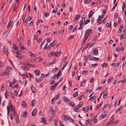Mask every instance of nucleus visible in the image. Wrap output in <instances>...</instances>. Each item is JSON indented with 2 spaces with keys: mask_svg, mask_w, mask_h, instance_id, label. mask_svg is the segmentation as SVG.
<instances>
[{
  "mask_svg": "<svg viewBox=\"0 0 126 126\" xmlns=\"http://www.w3.org/2000/svg\"><path fill=\"white\" fill-rule=\"evenodd\" d=\"M16 115H17V117L16 119V122L17 124H19V118L18 117L17 114H16Z\"/></svg>",
  "mask_w": 126,
  "mask_h": 126,
  "instance_id": "obj_36",
  "label": "nucleus"
},
{
  "mask_svg": "<svg viewBox=\"0 0 126 126\" xmlns=\"http://www.w3.org/2000/svg\"><path fill=\"white\" fill-rule=\"evenodd\" d=\"M79 108L77 107L75 108L74 109V110L75 111L77 112L79 110Z\"/></svg>",
  "mask_w": 126,
  "mask_h": 126,
  "instance_id": "obj_57",
  "label": "nucleus"
},
{
  "mask_svg": "<svg viewBox=\"0 0 126 126\" xmlns=\"http://www.w3.org/2000/svg\"><path fill=\"white\" fill-rule=\"evenodd\" d=\"M84 2L87 4H90L91 2L90 0H84Z\"/></svg>",
  "mask_w": 126,
  "mask_h": 126,
  "instance_id": "obj_23",
  "label": "nucleus"
},
{
  "mask_svg": "<svg viewBox=\"0 0 126 126\" xmlns=\"http://www.w3.org/2000/svg\"><path fill=\"white\" fill-rule=\"evenodd\" d=\"M16 4H14V5L13 8V11L14 12L16 10Z\"/></svg>",
  "mask_w": 126,
  "mask_h": 126,
  "instance_id": "obj_40",
  "label": "nucleus"
},
{
  "mask_svg": "<svg viewBox=\"0 0 126 126\" xmlns=\"http://www.w3.org/2000/svg\"><path fill=\"white\" fill-rule=\"evenodd\" d=\"M58 70V68L57 67H56L55 68L53 69L52 71V72H55L57 71Z\"/></svg>",
  "mask_w": 126,
  "mask_h": 126,
  "instance_id": "obj_32",
  "label": "nucleus"
},
{
  "mask_svg": "<svg viewBox=\"0 0 126 126\" xmlns=\"http://www.w3.org/2000/svg\"><path fill=\"white\" fill-rule=\"evenodd\" d=\"M98 60V61H98L99 60V59L98 58H97L95 57H92L91 59V60L93 61L94 60Z\"/></svg>",
  "mask_w": 126,
  "mask_h": 126,
  "instance_id": "obj_26",
  "label": "nucleus"
},
{
  "mask_svg": "<svg viewBox=\"0 0 126 126\" xmlns=\"http://www.w3.org/2000/svg\"><path fill=\"white\" fill-rule=\"evenodd\" d=\"M95 99V97L94 96V97H91L89 99V100H92H92H94Z\"/></svg>",
  "mask_w": 126,
  "mask_h": 126,
  "instance_id": "obj_56",
  "label": "nucleus"
},
{
  "mask_svg": "<svg viewBox=\"0 0 126 126\" xmlns=\"http://www.w3.org/2000/svg\"><path fill=\"white\" fill-rule=\"evenodd\" d=\"M16 56L19 59H20L22 58L21 55L19 53L16 54Z\"/></svg>",
  "mask_w": 126,
  "mask_h": 126,
  "instance_id": "obj_24",
  "label": "nucleus"
},
{
  "mask_svg": "<svg viewBox=\"0 0 126 126\" xmlns=\"http://www.w3.org/2000/svg\"><path fill=\"white\" fill-rule=\"evenodd\" d=\"M25 63L26 64H25V65H28V66H31V67H33V66H34V65L31 64H30V63Z\"/></svg>",
  "mask_w": 126,
  "mask_h": 126,
  "instance_id": "obj_38",
  "label": "nucleus"
},
{
  "mask_svg": "<svg viewBox=\"0 0 126 126\" xmlns=\"http://www.w3.org/2000/svg\"><path fill=\"white\" fill-rule=\"evenodd\" d=\"M77 28V26L75 27V28L73 29L72 32H74L76 31Z\"/></svg>",
  "mask_w": 126,
  "mask_h": 126,
  "instance_id": "obj_44",
  "label": "nucleus"
},
{
  "mask_svg": "<svg viewBox=\"0 0 126 126\" xmlns=\"http://www.w3.org/2000/svg\"><path fill=\"white\" fill-rule=\"evenodd\" d=\"M108 112L106 111L105 112L103 113L101 115V117L102 118H105L107 116L108 113Z\"/></svg>",
  "mask_w": 126,
  "mask_h": 126,
  "instance_id": "obj_7",
  "label": "nucleus"
},
{
  "mask_svg": "<svg viewBox=\"0 0 126 126\" xmlns=\"http://www.w3.org/2000/svg\"><path fill=\"white\" fill-rule=\"evenodd\" d=\"M41 120V121L40 122V123L43 122V124H45V123H46V119L45 118H42Z\"/></svg>",
  "mask_w": 126,
  "mask_h": 126,
  "instance_id": "obj_13",
  "label": "nucleus"
},
{
  "mask_svg": "<svg viewBox=\"0 0 126 126\" xmlns=\"http://www.w3.org/2000/svg\"><path fill=\"white\" fill-rule=\"evenodd\" d=\"M113 77H111L110 79H108L107 80V82L108 83L110 82L111 80H112L113 79Z\"/></svg>",
  "mask_w": 126,
  "mask_h": 126,
  "instance_id": "obj_41",
  "label": "nucleus"
},
{
  "mask_svg": "<svg viewBox=\"0 0 126 126\" xmlns=\"http://www.w3.org/2000/svg\"><path fill=\"white\" fill-rule=\"evenodd\" d=\"M80 16L79 14H78L77 15H76L75 16V18L74 19V20H75V21H77L80 17Z\"/></svg>",
  "mask_w": 126,
  "mask_h": 126,
  "instance_id": "obj_14",
  "label": "nucleus"
},
{
  "mask_svg": "<svg viewBox=\"0 0 126 126\" xmlns=\"http://www.w3.org/2000/svg\"><path fill=\"white\" fill-rule=\"evenodd\" d=\"M10 94L11 95V96L12 98H13L14 97L13 93L12 92H10Z\"/></svg>",
  "mask_w": 126,
  "mask_h": 126,
  "instance_id": "obj_62",
  "label": "nucleus"
},
{
  "mask_svg": "<svg viewBox=\"0 0 126 126\" xmlns=\"http://www.w3.org/2000/svg\"><path fill=\"white\" fill-rule=\"evenodd\" d=\"M93 53L94 55H96L98 54V50L97 49H96L93 51Z\"/></svg>",
  "mask_w": 126,
  "mask_h": 126,
  "instance_id": "obj_8",
  "label": "nucleus"
},
{
  "mask_svg": "<svg viewBox=\"0 0 126 126\" xmlns=\"http://www.w3.org/2000/svg\"><path fill=\"white\" fill-rule=\"evenodd\" d=\"M27 112H25L22 115V116L24 118H26L27 117Z\"/></svg>",
  "mask_w": 126,
  "mask_h": 126,
  "instance_id": "obj_16",
  "label": "nucleus"
},
{
  "mask_svg": "<svg viewBox=\"0 0 126 126\" xmlns=\"http://www.w3.org/2000/svg\"><path fill=\"white\" fill-rule=\"evenodd\" d=\"M78 94V92H77L73 94V96L74 97H75L77 96Z\"/></svg>",
  "mask_w": 126,
  "mask_h": 126,
  "instance_id": "obj_39",
  "label": "nucleus"
},
{
  "mask_svg": "<svg viewBox=\"0 0 126 126\" xmlns=\"http://www.w3.org/2000/svg\"><path fill=\"white\" fill-rule=\"evenodd\" d=\"M94 12H93L91 13H89L88 15V18H89L92 16L93 14L94 13Z\"/></svg>",
  "mask_w": 126,
  "mask_h": 126,
  "instance_id": "obj_49",
  "label": "nucleus"
},
{
  "mask_svg": "<svg viewBox=\"0 0 126 126\" xmlns=\"http://www.w3.org/2000/svg\"><path fill=\"white\" fill-rule=\"evenodd\" d=\"M13 48L14 50H17L18 48L16 47V46L15 44L13 45Z\"/></svg>",
  "mask_w": 126,
  "mask_h": 126,
  "instance_id": "obj_29",
  "label": "nucleus"
},
{
  "mask_svg": "<svg viewBox=\"0 0 126 126\" xmlns=\"http://www.w3.org/2000/svg\"><path fill=\"white\" fill-rule=\"evenodd\" d=\"M94 79V78L93 77H92V78L91 79L90 81V83H92V82H93V81H92V80H93Z\"/></svg>",
  "mask_w": 126,
  "mask_h": 126,
  "instance_id": "obj_59",
  "label": "nucleus"
},
{
  "mask_svg": "<svg viewBox=\"0 0 126 126\" xmlns=\"http://www.w3.org/2000/svg\"><path fill=\"white\" fill-rule=\"evenodd\" d=\"M94 18H92L91 20V22L92 24H93L94 23Z\"/></svg>",
  "mask_w": 126,
  "mask_h": 126,
  "instance_id": "obj_64",
  "label": "nucleus"
},
{
  "mask_svg": "<svg viewBox=\"0 0 126 126\" xmlns=\"http://www.w3.org/2000/svg\"><path fill=\"white\" fill-rule=\"evenodd\" d=\"M90 19H88L86 20L84 24L86 25V24L89 23L90 22Z\"/></svg>",
  "mask_w": 126,
  "mask_h": 126,
  "instance_id": "obj_47",
  "label": "nucleus"
},
{
  "mask_svg": "<svg viewBox=\"0 0 126 126\" xmlns=\"http://www.w3.org/2000/svg\"><path fill=\"white\" fill-rule=\"evenodd\" d=\"M49 15L48 13H46V14H45L44 15V16L45 17H48L49 16Z\"/></svg>",
  "mask_w": 126,
  "mask_h": 126,
  "instance_id": "obj_61",
  "label": "nucleus"
},
{
  "mask_svg": "<svg viewBox=\"0 0 126 126\" xmlns=\"http://www.w3.org/2000/svg\"><path fill=\"white\" fill-rule=\"evenodd\" d=\"M88 57L90 60H91L92 58V56L90 55H89L88 56Z\"/></svg>",
  "mask_w": 126,
  "mask_h": 126,
  "instance_id": "obj_55",
  "label": "nucleus"
},
{
  "mask_svg": "<svg viewBox=\"0 0 126 126\" xmlns=\"http://www.w3.org/2000/svg\"><path fill=\"white\" fill-rule=\"evenodd\" d=\"M108 104H106L104 106H103L102 109L103 110H104L106 108L107 106H108Z\"/></svg>",
  "mask_w": 126,
  "mask_h": 126,
  "instance_id": "obj_46",
  "label": "nucleus"
},
{
  "mask_svg": "<svg viewBox=\"0 0 126 126\" xmlns=\"http://www.w3.org/2000/svg\"><path fill=\"white\" fill-rule=\"evenodd\" d=\"M49 75V72L46 75H44L43 74H42L41 75V76L42 77H43L44 78H46Z\"/></svg>",
  "mask_w": 126,
  "mask_h": 126,
  "instance_id": "obj_18",
  "label": "nucleus"
},
{
  "mask_svg": "<svg viewBox=\"0 0 126 126\" xmlns=\"http://www.w3.org/2000/svg\"><path fill=\"white\" fill-rule=\"evenodd\" d=\"M126 35L124 34L123 35H121L120 36V40H122L123 39H125L126 38Z\"/></svg>",
  "mask_w": 126,
  "mask_h": 126,
  "instance_id": "obj_12",
  "label": "nucleus"
},
{
  "mask_svg": "<svg viewBox=\"0 0 126 126\" xmlns=\"http://www.w3.org/2000/svg\"><path fill=\"white\" fill-rule=\"evenodd\" d=\"M97 121L96 116L94 117L93 118L92 122L94 124L96 123Z\"/></svg>",
  "mask_w": 126,
  "mask_h": 126,
  "instance_id": "obj_9",
  "label": "nucleus"
},
{
  "mask_svg": "<svg viewBox=\"0 0 126 126\" xmlns=\"http://www.w3.org/2000/svg\"><path fill=\"white\" fill-rule=\"evenodd\" d=\"M69 117V116H67L66 115H64V120H67L68 119V118Z\"/></svg>",
  "mask_w": 126,
  "mask_h": 126,
  "instance_id": "obj_42",
  "label": "nucleus"
},
{
  "mask_svg": "<svg viewBox=\"0 0 126 126\" xmlns=\"http://www.w3.org/2000/svg\"><path fill=\"white\" fill-rule=\"evenodd\" d=\"M4 3H3V4H2L1 7V8L0 9V10L1 12L2 11H3V6H4Z\"/></svg>",
  "mask_w": 126,
  "mask_h": 126,
  "instance_id": "obj_53",
  "label": "nucleus"
},
{
  "mask_svg": "<svg viewBox=\"0 0 126 126\" xmlns=\"http://www.w3.org/2000/svg\"><path fill=\"white\" fill-rule=\"evenodd\" d=\"M6 70L9 72L12 70V68L10 67H6Z\"/></svg>",
  "mask_w": 126,
  "mask_h": 126,
  "instance_id": "obj_19",
  "label": "nucleus"
},
{
  "mask_svg": "<svg viewBox=\"0 0 126 126\" xmlns=\"http://www.w3.org/2000/svg\"><path fill=\"white\" fill-rule=\"evenodd\" d=\"M18 44L19 45V47L20 48H21L22 47V45L20 42H19V43Z\"/></svg>",
  "mask_w": 126,
  "mask_h": 126,
  "instance_id": "obj_63",
  "label": "nucleus"
},
{
  "mask_svg": "<svg viewBox=\"0 0 126 126\" xmlns=\"http://www.w3.org/2000/svg\"><path fill=\"white\" fill-rule=\"evenodd\" d=\"M12 82V85H14L16 83V81L15 79H14L13 81L11 82Z\"/></svg>",
  "mask_w": 126,
  "mask_h": 126,
  "instance_id": "obj_43",
  "label": "nucleus"
},
{
  "mask_svg": "<svg viewBox=\"0 0 126 126\" xmlns=\"http://www.w3.org/2000/svg\"><path fill=\"white\" fill-rule=\"evenodd\" d=\"M35 73L36 75L38 76L40 74V71L39 70L36 69L35 71Z\"/></svg>",
  "mask_w": 126,
  "mask_h": 126,
  "instance_id": "obj_11",
  "label": "nucleus"
},
{
  "mask_svg": "<svg viewBox=\"0 0 126 126\" xmlns=\"http://www.w3.org/2000/svg\"><path fill=\"white\" fill-rule=\"evenodd\" d=\"M102 12H103V15H102L101 16H99V18L101 17V19L103 18L104 16V14L106 13V11H103Z\"/></svg>",
  "mask_w": 126,
  "mask_h": 126,
  "instance_id": "obj_21",
  "label": "nucleus"
},
{
  "mask_svg": "<svg viewBox=\"0 0 126 126\" xmlns=\"http://www.w3.org/2000/svg\"><path fill=\"white\" fill-rule=\"evenodd\" d=\"M126 64V62H124L123 63V65H122V69H124L123 68V66H125Z\"/></svg>",
  "mask_w": 126,
  "mask_h": 126,
  "instance_id": "obj_58",
  "label": "nucleus"
},
{
  "mask_svg": "<svg viewBox=\"0 0 126 126\" xmlns=\"http://www.w3.org/2000/svg\"><path fill=\"white\" fill-rule=\"evenodd\" d=\"M10 105V108L11 111H13V107L12 104L11 102H10V103L9 104Z\"/></svg>",
  "mask_w": 126,
  "mask_h": 126,
  "instance_id": "obj_27",
  "label": "nucleus"
},
{
  "mask_svg": "<svg viewBox=\"0 0 126 126\" xmlns=\"http://www.w3.org/2000/svg\"><path fill=\"white\" fill-rule=\"evenodd\" d=\"M92 30L89 29L87 30L85 32L84 37L88 38L90 35L91 33L92 32Z\"/></svg>",
  "mask_w": 126,
  "mask_h": 126,
  "instance_id": "obj_1",
  "label": "nucleus"
},
{
  "mask_svg": "<svg viewBox=\"0 0 126 126\" xmlns=\"http://www.w3.org/2000/svg\"><path fill=\"white\" fill-rule=\"evenodd\" d=\"M91 122V121L90 119H88L87 120L86 122V125L88 124H90V123Z\"/></svg>",
  "mask_w": 126,
  "mask_h": 126,
  "instance_id": "obj_25",
  "label": "nucleus"
},
{
  "mask_svg": "<svg viewBox=\"0 0 126 126\" xmlns=\"http://www.w3.org/2000/svg\"><path fill=\"white\" fill-rule=\"evenodd\" d=\"M56 87V86H55L54 85L50 87V89H52V91H53L55 89V88Z\"/></svg>",
  "mask_w": 126,
  "mask_h": 126,
  "instance_id": "obj_20",
  "label": "nucleus"
},
{
  "mask_svg": "<svg viewBox=\"0 0 126 126\" xmlns=\"http://www.w3.org/2000/svg\"><path fill=\"white\" fill-rule=\"evenodd\" d=\"M125 80H121V81H118L117 82V83L118 84H119V83H120V82H122V83H125Z\"/></svg>",
  "mask_w": 126,
  "mask_h": 126,
  "instance_id": "obj_37",
  "label": "nucleus"
},
{
  "mask_svg": "<svg viewBox=\"0 0 126 126\" xmlns=\"http://www.w3.org/2000/svg\"><path fill=\"white\" fill-rule=\"evenodd\" d=\"M37 109H34L33 111L32 112V116H34L37 113Z\"/></svg>",
  "mask_w": 126,
  "mask_h": 126,
  "instance_id": "obj_6",
  "label": "nucleus"
},
{
  "mask_svg": "<svg viewBox=\"0 0 126 126\" xmlns=\"http://www.w3.org/2000/svg\"><path fill=\"white\" fill-rule=\"evenodd\" d=\"M57 76L56 74H55L53 76L51 77V79H53L55 78Z\"/></svg>",
  "mask_w": 126,
  "mask_h": 126,
  "instance_id": "obj_52",
  "label": "nucleus"
},
{
  "mask_svg": "<svg viewBox=\"0 0 126 126\" xmlns=\"http://www.w3.org/2000/svg\"><path fill=\"white\" fill-rule=\"evenodd\" d=\"M21 104L23 106H24V107H25L27 106V105H26V103L24 101H23L22 103Z\"/></svg>",
  "mask_w": 126,
  "mask_h": 126,
  "instance_id": "obj_33",
  "label": "nucleus"
},
{
  "mask_svg": "<svg viewBox=\"0 0 126 126\" xmlns=\"http://www.w3.org/2000/svg\"><path fill=\"white\" fill-rule=\"evenodd\" d=\"M35 100H33L32 101V106H33L34 105V103H35Z\"/></svg>",
  "mask_w": 126,
  "mask_h": 126,
  "instance_id": "obj_45",
  "label": "nucleus"
},
{
  "mask_svg": "<svg viewBox=\"0 0 126 126\" xmlns=\"http://www.w3.org/2000/svg\"><path fill=\"white\" fill-rule=\"evenodd\" d=\"M29 55L31 56L32 58H33L35 57V54L32 53V52H29Z\"/></svg>",
  "mask_w": 126,
  "mask_h": 126,
  "instance_id": "obj_10",
  "label": "nucleus"
},
{
  "mask_svg": "<svg viewBox=\"0 0 126 126\" xmlns=\"http://www.w3.org/2000/svg\"><path fill=\"white\" fill-rule=\"evenodd\" d=\"M58 51H56L54 52L53 51L51 52L48 55V56L49 57H51V56L53 57L56 56L58 55Z\"/></svg>",
  "mask_w": 126,
  "mask_h": 126,
  "instance_id": "obj_2",
  "label": "nucleus"
},
{
  "mask_svg": "<svg viewBox=\"0 0 126 126\" xmlns=\"http://www.w3.org/2000/svg\"><path fill=\"white\" fill-rule=\"evenodd\" d=\"M60 72H61V71L60 70L59 71V72H58V73L57 74V75H56L57 76H60L61 75V73H60Z\"/></svg>",
  "mask_w": 126,
  "mask_h": 126,
  "instance_id": "obj_60",
  "label": "nucleus"
},
{
  "mask_svg": "<svg viewBox=\"0 0 126 126\" xmlns=\"http://www.w3.org/2000/svg\"><path fill=\"white\" fill-rule=\"evenodd\" d=\"M98 65V64L97 63H95V64H92V66L93 67H94L96 66H97Z\"/></svg>",
  "mask_w": 126,
  "mask_h": 126,
  "instance_id": "obj_51",
  "label": "nucleus"
},
{
  "mask_svg": "<svg viewBox=\"0 0 126 126\" xmlns=\"http://www.w3.org/2000/svg\"><path fill=\"white\" fill-rule=\"evenodd\" d=\"M13 20L12 19V18H11L10 19L9 22L7 26V28L8 29L11 26L13 22Z\"/></svg>",
  "mask_w": 126,
  "mask_h": 126,
  "instance_id": "obj_4",
  "label": "nucleus"
},
{
  "mask_svg": "<svg viewBox=\"0 0 126 126\" xmlns=\"http://www.w3.org/2000/svg\"><path fill=\"white\" fill-rule=\"evenodd\" d=\"M7 114L8 115L9 114V113L10 111L9 107V106H7Z\"/></svg>",
  "mask_w": 126,
  "mask_h": 126,
  "instance_id": "obj_35",
  "label": "nucleus"
},
{
  "mask_svg": "<svg viewBox=\"0 0 126 126\" xmlns=\"http://www.w3.org/2000/svg\"><path fill=\"white\" fill-rule=\"evenodd\" d=\"M3 53V54L6 55L7 56L8 53V51L7 48H6V47H4V49H3L2 51Z\"/></svg>",
  "mask_w": 126,
  "mask_h": 126,
  "instance_id": "obj_3",
  "label": "nucleus"
},
{
  "mask_svg": "<svg viewBox=\"0 0 126 126\" xmlns=\"http://www.w3.org/2000/svg\"><path fill=\"white\" fill-rule=\"evenodd\" d=\"M107 96H108L107 95V94L106 93H104V94H103V97L105 99L107 98Z\"/></svg>",
  "mask_w": 126,
  "mask_h": 126,
  "instance_id": "obj_34",
  "label": "nucleus"
},
{
  "mask_svg": "<svg viewBox=\"0 0 126 126\" xmlns=\"http://www.w3.org/2000/svg\"><path fill=\"white\" fill-rule=\"evenodd\" d=\"M31 89L32 91V92L33 93H35L36 92L35 89L34 88L33 85H32L31 87Z\"/></svg>",
  "mask_w": 126,
  "mask_h": 126,
  "instance_id": "obj_15",
  "label": "nucleus"
},
{
  "mask_svg": "<svg viewBox=\"0 0 126 126\" xmlns=\"http://www.w3.org/2000/svg\"><path fill=\"white\" fill-rule=\"evenodd\" d=\"M4 66L3 63L2 62H0V69L1 68Z\"/></svg>",
  "mask_w": 126,
  "mask_h": 126,
  "instance_id": "obj_31",
  "label": "nucleus"
},
{
  "mask_svg": "<svg viewBox=\"0 0 126 126\" xmlns=\"http://www.w3.org/2000/svg\"><path fill=\"white\" fill-rule=\"evenodd\" d=\"M98 19V20L97 21V22L98 23H99V24H100V23H101V17H100Z\"/></svg>",
  "mask_w": 126,
  "mask_h": 126,
  "instance_id": "obj_50",
  "label": "nucleus"
},
{
  "mask_svg": "<svg viewBox=\"0 0 126 126\" xmlns=\"http://www.w3.org/2000/svg\"><path fill=\"white\" fill-rule=\"evenodd\" d=\"M42 77H40L38 79H37L36 78V81L37 82H40L42 80Z\"/></svg>",
  "mask_w": 126,
  "mask_h": 126,
  "instance_id": "obj_17",
  "label": "nucleus"
},
{
  "mask_svg": "<svg viewBox=\"0 0 126 126\" xmlns=\"http://www.w3.org/2000/svg\"><path fill=\"white\" fill-rule=\"evenodd\" d=\"M84 40L82 43V45H84L85 44L86 40L87 39V38H86L85 37H84Z\"/></svg>",
  "mask_w": 126,
  "mask_h": 126,
  "instance_id": "obj_28",
  "label": "nucleus"
},
{
  "mask_svg": "<svg viewBox=\"0 0 126 126\" xmlns=\"http://www.w3.org/2000/svg\"><path fill=\"white\" fill-rule=\"evenodd\" d=\"M69 104L71 105V106L72 107H75V106L74 105V103L73 102H70Z\"/></svg>",
  "mask_w": 126,
  "mask_h": 126,
  "instance_id": "obj_30",
  "label": "nucleus"
},
{
  "mask_svg": "<svg viewBox=\"0 0 126 126\" xmlns=\"http://www.w3.org/2000/svg\"><path fill=\"white\" fill-rule=\"evenodd\" d=\"M23 67H24V70H28L29 69V67L27 66H25L24 67L23 66Z\"/></svg>",
  "mask_w": 126,
  "mask_h": 126,
  "instance_id": "obj_48",
  "label": "nucleus"
},
{
  "mask_svg": "<svg viewBox=\"0 0 126 126\" xmlns=\"http://www.w3.org/2000/svg\"><path fill=\"white\" fill-rule=\"evenodd\" d=\"M83 17L82 18V20H81L79 22V25L80 27H81L83 24Z\"/></svg>",
  "mask_w": 126,
  "mask_h": 126,
  "instance_id": "obj_22",
  "label": "nucleus"
},
{
  "mask_svg": "<svg viewBox=\"0 0 126 126\" xmlns=\"http://www.w3.org/2000/svg\"><path fill=\"white\" fill-rule=\"evenodd\" d=\"M43 60V58L41 57H38L36 58L35 59V60L36 62H39Z\"/></svg>",
  "mask_w": 126,
  "mask_h": 126,
  "instance_id": "obj_5",
  "label": "nucleus"
},
{
  "mask_svg": "<svg viewBox=\"0 0 126 126\" xmlns=\"http://www.w3.org/2000/svg\"><path fill=\"white\" fill-rule=\"evenodd\" d=\"M83 96L82 95H81L79 97H77L78 99L79 100H80L82 99V97Z\"/></svg>",
  "mask_w": 126,
  "mask_h": 126,
  "instance_id": "obj_54",
  "label": "nucleus"
}]
</instances>
